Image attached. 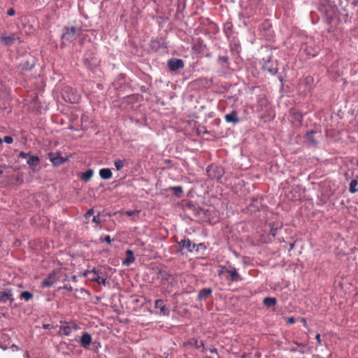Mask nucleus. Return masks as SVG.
I'll use <instances>...</instances> for the list:
<instances>
[{
	"label": "nucleus",
	"instance_id": "nucleus-1",
	"mask_svg": "<svg viewBox=\"0 0 358 358\" xmlns=\"http://www.w3.org/2000/svg\"><path fill=\"white\" fill-rule=\"evenodd\" d=\"M77 326L72 322H62L59 327V334L64 336H70V334L76 331Z\"/></svg>",
	"mask_w": 358,
	"mask_h": 358
},
{
	"label": "nucleus",
	"instance_id": "nucleus-2",
	"mask_svg": "<svg viewBox=\"0 0 358 358\" xmlns=\"http://www.w3.org/2000/svg\"><path fill=\"white\" fill-rule=\"evenodd\" d=\"M206 172L208 177L217 179L220 178L224 174L223 169L221 167L216 166H208Z\"/></svg>",
	"mask_w": 358,
	"mask_h": 358
},
{
	"label": "nucleus",
	"instance_id": "nucleus-3",
	"mask_svg": "<svg viewBox=\"0 0 358 358\" xmlns=\"http://www.w3.org/2000/svg\"><path fill=\"white\" fill-rule=\"evenodd\" d=\"M263 70L266 71L271 75L274 76L278 71V68L275 61L271 57H268L266 62L263 65Z\"/></svg>",
	"mask_w": 358,
	"mask_h": 358
},
{
	"label": "nucleus",
	"instance_id": "nucleus-4",
	"mask_svg": "<svg viewBox=\"0 0 358 358\" xmlns=\"http://www.w3.org/2000/svg\"><path fill=\"white\" fill-rule=\"evenodd\" d=\"M155 308L159 309V314L163 316H169L170 310L168 306L164 303V301L162 299H157L155 303Z\"/></svg>",
	"mask_w": 358,
	"mask_h": 358
},
{
	"label": "nucleus",
	"instance_id": "nucleus-5",
	"mask_svg": "<svg viewBox=\"0 0 358 358\" xmlns=\"http://www.w3.org/2000/svg\"><path fill=\"white\" fill-rule=\"evenodd\" d=\"M320 136L321 133L314 130H310L306 134V138L309 142L310 145H317V138Z\"/></svg>",
	"mask_w": 358,
	"mask_h": 358
},
{
	"label": "nucleus",
	"instance_id": "nucleus-6",
	"mask_svg": "<svg viewBox=\"0 0 358 358\" xmlns=\"http://www.w3.org/2000/svg\"><path fill=\"white\" fill-rule=\"evenodd\" d=\"M79 31V29L76 27L66 28L65 32L62 34V38L68 41H73L76 39V34Z\"/></svg>",
	"mask_w": 358,
	"mask_h": 358
},
{
	"label": "nucleus",
	"instance_id": "nucleus-7",
	"mask_svg": "<svg viewBox=\"0 0 358 358\" xmlns=\"http://www.w3.org/2000/svg\"><path fill=\"white\" fill-rule=\"evenodd\" d=\"M170 71H177L185 67V63L180 59H171L168 62Z\"/></svg>",
	"mask_w": 358,
	"mask_h": 358
},
{
	"label": "nucleus",
	"instance_id": "nucleus-8",
	"mask_svg": "<svg viewBox=\"0 0 358 358\" xmlns=\"http://www.w3.org/2000/svg\"><path fill=\"white\" fill-rule=\"evenodd\" d=\"M49 159L54 166H59L66 161L64 158L59 155V152H50Z\"/></svg>",
	"mask_w": 358,
	"mask_h": 358
},
{
	"label": "nucleus",
	"instance_id": "nucleus-9",
	"mask_svg": "<svg viewBox=\"0 0 358 358\" xmlns=\"http://www.w3.org/2000/svg\"><path fill=\"white\" fill-rule=\"evenodd\" d=\"M92 336L87 332H84L80 337V345L81 347L88 349L90 345L92 344Z\"/></svg>",
	"mask_w": 358,
	"mask_h": 358
},
{
	"label": "nucleus",
	"instance_id": "nucleus-10",
	"mask_svg": "<svg viewBox=\"0 0 358 358\" xmlns=\"http://www.w3.org/2000/svg\"><path fill=\"white\" fill-rule=\"evenodd\" d=\"M180 250L185 249L187 252H192L195 248V245L192 243L191 241L188 238L184 239L178 242Z\"/></svg>",
	"mask_w": 358,
	"mask_h": 358
},
{
	"label": "nucleus",
	"instance_id": "nucleus-11",
	"mask_svg": "<svg viewBox=\"0 0 358 358\" xmlns=\"http://www.w3.org/2000/svg\"><path fill=\"white\" fill-rule=\"evenodd\" d=\"M14 301L15 299L13 297L11 289H8L5 292H0V303H5L8 301L12 303Z\"/></svg>",
	"mask_w": 358,
	"mask_h": 358
},
{
	"label": "nucleus",
	"instance_id": "nucleus-12",
	"mask_svg": "<svg viewBox=\"0 0 358 358\" xmlns=\"http://www.w3.org/2000/svg\"><path fill=\"white\" fill-rule=\"evenodd\" d=\"M55 281V273L52 272L49 274L48 278L42 280L41 287H50L54 285Z\"/></svg>",
	"mask_w": 358,
	"mask_h": 358
},
{
	"label": "nucleus",
	"instance_id": "nucleus-13",
	"mask_svg": "<svg viewBox=\"0 0 358 358\" xmlns=\"http://www.w3.org/2000/svg\"><path fill=\"white\" fill-rule=\"evenodd\" d=\"M227 273L229 275V280H231L232 282H238L242 280L241 275L238 274L235 267H229V270H227Z\"/></svg>",
	"mask_w": 358,
	"mask_h": 358
},
{
	"label": "nucleus",
	"instance_id": "nucleus-14",
	"mask_svg": "<svg viewBox=\"0 0 358 358\" xmlns=\"http://www.w3.org/2000/svg\"><path fill=\"white\" fill-rule=\"evenodd\" d=\"M224 120L228 123L237 124L238 122V118L236 110L224 115Z\"/></svg>",
	"mask_w": 358,
	"mask_h": 358
},
{
	"label": "nucleus",
	"instance_id": "nucleus-15",
	"mask_svg": "<svg viewBox=\"0 0 358 358\" xmlns=\"http://www.w3.org/2000/svg\"><path fill=\"white\" fill-rule=\"evenodd\" d=\"M212 294V289L210 288H203L199 292L198 300L203 301L208 298Z\"/></svg>",
	"mask_w": 358,
	"mask_h": 358
},
{
	"label": "nucleus",
	"instance_id": "nucleus-16",
	"mask_svg": "<svg viewBox=\"0 0 358 358\" xmlns=\"http://www.w3.org/2000/svg\"><path fill=\"white\" fill-rule=\"evenodd\" d=\"M135 257L134 255V252H132L130 250H127L126 251V259L123 260L122 264L123 265H129L131 263L134 262Z\"/></svg>",
	"mask_w": 358,
	"mask_h": 358
},
{
	"label": "nucleus",
	"instance_id": "nucleus-17",
	"mask_svg": "<svg viewBox=\"0 0 358 358\" xmlns=\"http://www.w3.org/2000/svg\"><path fill=\"white\" fill-rule=\"evenodd\" d=\"M99 175L102 179L108 180L113 176V173L110 169H101L99 171Z\"/></svg>",
	"mask_w": 358,
	"mask_h": 358
},
{
	"label": "nucleus",
	"instance_id": "nucleus-18",
	"mask_svg": "<svg viewBox=\"0 0 358 358\" xmlns=\"http://www.w3.org/2000/svg\"><path fill=\"white\" fill-rule=\"evenodd\" d=\"M93 176V170L87 169L85 173H82L80 175V178L81 180L85 182H89L90 180L92 178Z\"/></svg>",
	"mask_w": 358,
	"mask_h": 358
},
{
	"label": "nucleus",
	"instance_id": "nucleus-19",
	"mask_svg": "<svg viewBox=\"0 0 358 358\" xmlns=\"http://www.w3.org/2000/svg\"><path fill=\"white\" fill-rule=\"evenodd\" d=\"M16 38V36L15 34H12L8 36H3L1 37V41L4 43V45H10L13 43V41H15Z\"/></svg>",
	"mask_w": 358,
	"mask_h": 358
},
{
	"label": "nucleus",
	"instance_id": "nucleus-20",
	"mask_svg": "<svg viewBox=\"0 0 358 358\" xmlns=\"http://www.w3.org/2000/svg\"><path fill=\"white\" fill-rule=\"evenodd\" d=\"M276 303L277 301L275 298L267 297L263 299V305L267 308L275 306Z\"/></svg>",
	"mask_w": 358,
	"mask_h": 358
},
{
	"label": "nucleus",
	"instance_id": "nucleus-21",
	"mask_svg": "<svg viewBox=\"0 0 358 358\" xmlns=\"http://www.w3.org/2000/svg\"><path fill=\"white\" fill-rule=\"evenodd\" d=\"M40 162V159L36 155H31L29 157L27 163L29 166H36Z\"/></svg>",
	"mask_w": 358,
	"mask_h": 358
},
{
	"label": "nucleus",
	"instance_id": "nucleus-22",
	"mask_svg": "<svg viewBox=\"0 0 358 358\" xmlns=\"http://www.w3.org/2000/svg\"><path fill=\"white\" fill-rule=\"evenodd\" d=\"M33 298V294L28 292V291H24L21 292L20 295V299H24L25 301H28L29 299H31Z\"/></svg>",
	"mask_w": 358,
	"mask_h": 358
},
{
	"label": "nucleus",
	"instance_id": "nucleus-23",
	"mask_svg": "<svg viewBox=\"0 0 358 358\" xmlns=\"http://www.w3.org/2000/svg\"><path fill=\"white\" fill-rule=\"evenodd\" d=\"M350 192L351 193L358 192V181L357 180H351L350 184Z\"/></svg>",
	"mask_w": 358,
	"mask_h": 358
},
{
	"label": "nucleus",
	"instance_id": "nucleus-24",
	"mask_svg": "<svg viewBox=\"0 0 358 358\" xmlns=\"http://www.w3.org/2000/svg\"><path fill=\"white\" fill-rule=\"evenodd\" d=\"M189 344L194 346V348H203V343L202 341H199L196 338H193L192 340L189 341Z\"/></svg>",
	"mask_w": 358,
	"mask_h": 358
},
{
	"label": "nucleus",
	"instance_id": "nucleus-25",
	"mask_svg": "<svg viewBox=\"0 0 358 358\" xmlns=\"http://www.w3.org/2000/svg\"><path fill=\"white\" fill-rule=\"evenodd\" d=\"M92 61H93V63H92V64H91L90 63L88 59L85 58L83 60V63H84V65L85 66V67H87L89 69H92L93 66H96L97 64V61L96 59H92Z\"/></svg>",
	"mask_w": 358,
	"mask_h": 358
},
{
	"label": "nucleus",
	"instance_id": "nucleus-26",
	"mask_svg": "<svg viewBox=\"0 0 358 358\" xmlns=\"http://www.w3.org/2000/svg\"><path fill=\"white\" fill-rule=\"evenodd\" d=\"M92 280L94 282H96L98 285H105L106 284V280L105 278L99 277V275L93 278Z\"/></svg>",
	"mask_w": 358,
	"mask_h": 358
},
{
	"label": "nucleus",
	"instance_id": "nucleus-27",
	"mask_svg": "<svg viewBox=\"0 0 358 358\" xmlns=\"http://www.w3.org/2000/svg\"><path fill=\"white\" fill-rule=\"evenodd\" d=\"M292 114L296 121L301 122L302 120V114L299 112L296 111L295 110H292Z\"/></svg>",
	"mask_w": 358,
	"mask_h": 358
},
{
	"label": "nucleus",
	"instance_id": "nucleus-28",
	"mask_svg": "<svg viewBox=\"0 0 358 358\" xmlns=\"http://www.w3.org/2000/svg\"><path fill=\"white\" fill-rule=\"evenodd\" d=\"M114 166L117 170H120L124 166V161L122 159H117L114 162Z\"/></svg>",
	"mask_w": 358,
	"mask_h": 358
},
{
	"label": "nucleus",
	"instance_id": "nucleus-29",
	"mask_svg": "<svg viewBox=\"0 0 358 358\" xmlns=\"http://www.w3.org/2000/svg\"><path fill=\"white\" fill-rule=\"evenodd\" d=\"M171 189L174 192V194L177 196H180L182 192V187L181 186H176L171 187Z\"/></svg>",
	"mask_w": 358,
	"mask_h": 358
},
{
	"label": "nucleus",
	"instance_id": "nucleus-30",
	"mask_svg": "<svg viewBox=\"0 0 358 358\" xmlns=\"http://www.w3.org/2000/svg\"><path fill=\"white\" fill-rule=\"evenodd\" d=\"M3 142H5L8 144H11L13 143V138L10 136H6L3 137Z\"/></svg>",
	"mask_w": 358,
	"mask_h": 358
},
{
	"label": "nucleus",
	"instance_id": "nucleus-31",
	"mask_svg": "<svg viewBox=\"0 0 358 358\" xmlns=\"http://www.w3.org/2000/svg\"><path fill=\"white\" fill-rule=\"evenodd\" d=\"M227 270H229V268L228 269L225 266H221L220 270H218V275L220 276L222 274L226 273Z\"/></svg>",
	"mask_w": 358,
	"mask_h": 358
},
{
	"label": "nucleus",
	"instance_id": "nucleus-32",
	"mask_svg": "<svg viewBox=\"0 0 358 358\" xmlns=\"http://www.w3.org/2000/svg\"><path fill=\"white\" fill-rule=\"evenodd\" d=\"M21 66H22V68L24 69H27V70H29L32 68L33 65L29 66V63L27 62H24V63H21L20 64Z\"/></svg>",
	"mask_w": 358,
	"mask_h": 358
},
{
	"label": "nucleus",
	"instance_id": "nucleus-33",
	"mask_svg": "<svg viewBox=\"0 0 358 358\" xmlns=\"http://www.w3.org/2000/svg\"><path fill=\"white\" fill-rule=\"evenodd\" d=\"M219 61L221 64H225L228 62V57L226 56L220 57Z\"/></svg>",
	"mask_w": 358,
	"mask_h": 358
},
{
	"label": "nucleus",
	"instance_id": "nucleus-34",
	"mask_svg": "<svg viewBox=\"0 0 358 358\" xmlns=\"http://www.w3.org/2000/svg\"><path fill=\"white\" fill-rule=\"evenodd\" d=\"M15 14V10L14 8H9L7 10V15L8 16H13Z\"/></svg>",
	"mask_w": 358,
	"mask_h": 358
},
{
	"label": "nucleus",
	"instance_id": "nucleus-35",
	"mask_svg": "<svg viewBox=\"0 0 358 358\" xmlns=\"http://www.w3.org/2000/svg\"><path fill=\"white\" fill-rule=\"evenodd\" d=\"M94 213V210L93 208H90L87 213H85V217H89L90 216L92 215V214Z\"/></svg>",
	"mask_w": 358,
	"mask_h": 358
},
{
	"label": "nucleus",
	"instance_id": "nucleus-36",
	"mask_svg": "<svg viewBox=\"0 0 358 358\" xmlns=\"http://www.w3.org/2000/svg\"><path fill=\"white\" fill-rule=\"evenodd\" d=\"M92 222L96 224H99L100 223V217H99V215H94L93 218H92Z\"/></svg>",
	"mask_w": 358,
	"mask_h": 358
},
{
	"label": "nucleus",
	"instance_id": "nucleus-37",
	"mask_svg": "<svg viewBox=\"0 0 358 358\" xmlns=\"http://www.w3.org/2000/svg\"><path fill=\"white\" fill-rule=\"evenodd\" d=\"M287 323L290 324L295 323V318L293 317H287Z\"/></svg>",
	"mask_w": 358,
	"mask_h": 358
},
{
	"label": "nucleus",
	"instance_id": "nucleus-38",
	"mask_svg": "<svg viewBox=\"0 0 358 358\" xmlns=\"http://www.w3.org/2000/svg\"><path fill=\"white\" fill-rule=\"evenodd\" d=\"M276 231H277V227L274 228V227H273V225L271 224V234L272 236H275Z\"/></svg>",
	"mask_w": 358,
	"mask_h": 358
},
{
	"label": "nucleus",
	"instance_id": "nucleus-39",
	"mask_svg": "<svg viewBox=\"0 0 358 358\" xmlns=\"http://www.w3.org/2000/svg\"><path fill=\"white\" fill-rule=\"evenodd\" d=\"M101 241H106V243H110V236H106L104 238H101Z\"/></svg>",
	"mask_w": 358,
	"mask_h": 358
},
{
	"label": "nucleus",
	"instance_id": "nucleus-40",
	"mask_svg": "<svg viewBox=\"0 0 358 358\" xmlns=\"http://www.w3.org/2000/svg\"><path fill=\"white\" fill-rule=\"evenodd\" d=\"M29 156V154L27 152H20L19 157L22 159H27Z\"/></svg>",
	"mask_w": 358,
	"mask_h": 358
},
{
	"label": "nucleus",
	"instance_id": "nucleus-41",
	"mask_svg": "<svg viewBox=\"0 0 358 358\" xmlns=\"http://www.w3.org/2000/svg\"><path fill=\"white\" fill-rule=\"evenodd\" d=\"M316 340L317 341V344L322 345L321 335L317 334L316 336Z\"/></svg>",
	"mask_w": 358,
	"mask_h": 358
},
{
	"label": "nucleus",
	"instance_id": "nucleus-42",
	"mask_svg": "<svg viewBox=\"0 0 358 358\" xmlns=\"http://www.w3.org/2000/svg\"><path fill=\"white\" fill-rule=\"evenodd\" d=\"M92 273H94V275L98 276V271L96 269H92Z\"/></svg>",
	"mask_w": 358,
	"mask_h": 358
},
{
	"label": "nucleus",
	"instance_id": "nucleus-43",
	"mask_svg": "<svg viewBox=\"0 0 358 358\" xmlns=\"http://www.w3.org/2000/svg\"><path fill=\"white\" fill-rule=\"evenodd\" d=\"M301 322L302 323H303V326H304V327H306V319H305V318H301Z\"/></svg>",
	"mask_w": 358,
	"mask_h": 358
},
{
	"label": "nucleus",
	"instance_id": "nucleus-44",
	"mask_svg": "<svg viewBox=\"0 0 358 358\" xmlns=\"http://www.w3.org/2000/svg\"><path fill=\"white\" fill-rule=\"evenodd\" d=\"M126 214L127 216H131L134 215V212L133 211H127Z\"/></svg>",
	"mask_w": 358,
	"mask_h": 358
},
{
	"label": "nucleus",
	"instance_id": "nucleus-45",
	"mask_svg": "<svg viewBox=\"0 0 358 358\" xmlns=\"http://www.w3.org/2000/svg\"><path fill=\"white\" fill-rule=\"evenodd\" d=\"M24 357H25V358H30V357H29V352H25V353H24Z\"/></svg>",
	"mask_w": 358,
	"mask_h": 358
},
{
	"label": "nucleus",
	"instance_id": "nucleus-46",
	"mask_svg": "<svg viewBox=\"0 0 358 358\" xmlns=\"http://www.w3.org/2000/svg\"><path fill=\"white\" fill-rule=\"evenodd\" d=\"M49 327H50V324H44V325H43V328H44L45 329H49Z\"/></svg>",
	"mask_w": 358,
	"mask_h": 358
},
{
	"label": "nucleus",
	"instance_id": "nucleus-47",
	"mask_svg": "<svg viewBox=\"0 0 358 358\" xmlns=\"http://www.w3.org/2000/svg\"><path fill=\"white\" fill-rule=\"evenodd\" d=\"M71 103H74L76 101V99L74 98L73 100H71V99H69Z\"/></svg>",
	"mask_w": 358,
	"mask_h": 358
},
{
	"label": "nucleus",
	"instance_id": "nucleus-48",
	"mask_svg": "<svg viewBox=\"0 0 358 358\" xmlns=\"http://www.w3.org/2000/svg\"><path fill=\"white\" fill-rule=\"evenodd\" d=\"M3 174V171L0 169V176Z\"/></svg>",
	"mask_w": 358,
	"mask_h": 358
},
{
	"label": "nucleus",
	"instance_id": "nucleus-49",
	"mask_svg": "<svg viewBox=\"0 0 358 358\" xmlns=\"http://www.w3.org/2000/svg\"><path fill=\"white\" fill-rule=\"evenodd\" d=\"M3 142V140L1 138H0V143H1Z\"/></svg>",
	"mask_w": 358,
	"mask_h": 358
},
{
	"label": "nucleus",
	"instance_id": "nucleus-50",
	"mask_svg": "<svg viewBox=\"0 0 358 358\" xmlns=\"http://www.w3.org/2000/svg\"><path fill=\"white\" fill-rule=\"evenodd\" d=\"M13 347H14V348H17L16 345H13Z\"/></svg>",
	"mask_w": 358,
	"mask_h": 358
},
{
	"label": "nucleus",
	"instance_id": "nucleus-51",
	"mask_svg": "<svg viewBox=\"0 0 358 358\" xmlns=\"http://www.w3.org/2000/svg\"><path fill=\"white\" fill-rule=\"evenodd\" d=\"M13 347H14V348H17L16 345H13Z\"/></svg>",
	"mask_w": 358,
	"mask_h": 358
},
{
	"label": "nucleus",
	"instance_id": "nucleus-52",
	"mask_svg": "<svg viewBox=\"0 0 358 358\" xmlns=\"http://www.w3.org/2000/svg\"><path fill=\"white\" fill-rule=\"evenodd\" d=\"M302 358H305V357H302Z\"/></svg>",
	"mask_w": 358,
	"mask_h": 358
}]
</instances>
